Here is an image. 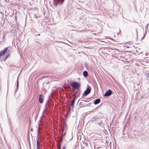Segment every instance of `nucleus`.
<instances>
[{
  "label": "nucleus",
  "mask_w": 149,
  "mask_h": 149,
  "mask_svg": "<svg viewBox=\"0 0 149 149\" xmlns=\"http://www.w3.org/2000/svg\"><path fill=\"white\" fill-rule=\"evenodd\" d=\"M70 85L73 89L78 88L81 86V84L79 83L76 82H74L71 84Z\"/></svg>",
  "instance_id": "obj_1"
},
{
  "label": "nucleus",
  "mask_w": 149,
  "mask_h": 149,
  "mask_svg": "<svg viewBox=\"0 0 149 149\" xmlns=\"http://www.w3.org/2000/svg\"><path fill=\"white\" fill-rule=\"evenodd\" d=\"M8 49L7 47H5L3 50H2L0 52V57L2 56L7 51Z\"/></svg>",
  "instance_id": "obj_2"
},
{
  "label": "nucleus",
  "mask_w": 149,
  "mask_h": 149,
  "mask_svg": "<svg viewBox=\"0 0 149 149\" xmlns=\"http://www.w3.org/2000/svg\"><path fill=\"white\" fill-rule=\"evenodd\" d=\"M91 91V89L90 88H87L86 90L84 92V94L86 95L89 94Z\"/></svg>",
  "instance_id": "obj_3"
},
{
  "label": "nucleus",
  "mask_w": 149,
  "mask_h": 149,
  "mask_svg": "<svg viewBox=\"0 0 149 149\" xmlns=\"http://www.w3.org/2000/svg\"><path fill=\"white\" fill-rule=\"evenodd\" d=\"M112 94V91L111 90H109L108 91L106 92L104 94L105 96H108L111 95Z\"/></svg>",
  "instance_id": "obj_4"
},
{
  "label": "nucleus",
  "mask_w": 149,
  "mask_h": 149,
  "mask_svg": "<svg viewBox=\"0 0 149 149\" xmlns=\"http://www.w3.org/2000/svg\"><path fill=\"white\" fill-rule=\"evenodd\" d=\"M42 97H43V95H39V102L40 103H42L43 102V100Z\"/></svg>",
  "instance_id": "obj_5"
},
{
  "label": "nucleus",
  "mask_w": 149,
  "mask_h": 149,
  "mask_svg": "<svg viewBox=\"0 0 149 149\" xmlns=\"http://www.w3.org/2000/svg\"><path fill=\"white\" fill-rule=\"evenodd\" d=\"M65 0H57V1L56 2V6L58 4L59 2H61V4H62L63 3Z\"/></svg>",
  "instance_id": "obj_6"
},
{
  "label": "nucleus",
  "mask_w": 149,
  "mask_h": 149,
  "mask_svg": "<svg viewBox=\"0 0 149 149\" xmlns=\"http://www.w3.org/2000/svg\"><path fill=\"white\" fill-rule=\"evenodd\" d=\"M100 102V100L98 99L95 100L94 102L95 104H97L99 103Z\"/></svg>",
  "instance_id": "obj_7"
},
{
  "label": "nucleus",
  "mask_w": 149,
  "mask_h": 149,
  "mask_svg": "<svg viewBox=\"0 0 149 149\" xmlns=\"http://www.w3.org/2000/svg\"><path fill=\"white\" fill-rule=\"evenodd\" d=\"M83 74L84 76L85 77H87L88 75V72L86 71H84L83 73Z\"/></svg>",
  "instance_id": "obj_8"
},
{
  "label": "nucleus",
  "mask_w": 149,
  "mask_h": 149,
  "mask_svg": "<svg viewBox=\"0 0 149 149\" xmlns=\"http://www.w3.org/2000/svg\"><path fill=\"white\" fill-rule=\"evenodd\" d=\"M76 98L75 97H74L73 98V100L72 101L71 103V106L72 107H73L74 105V102L75 101Z\"/></svg>",
  "instance_id": "obj_9"
},
{
  "label": "nucleus",
  "mask_w": 149,
  "mask_h": 149,
  "mask_svg": "<svg viewBox=\"0 0 149 149\" xmlns=\"http://www.w3.org/2000/svg\"><path fill=\"white\" fill-rule=\"evenodd\" d=\"M37 149H40V143H39L38 140L37 141Z\"/></svg>",
  "instance_id": "obj_10"
},
{
  "label": "nucleus",
  "mask_w": 149,
  "mask_h": 149,
  "mask_svg": "<svg viewBox=\"0 0 149 149\" xmlns=\"http://www.w3.org/2000/svg\"><path fill=\"white\" fill-rule=\"evenodd\" d=\"M61 143H59L57 147V149H61Z\"/></svg>",
  "instance_id": "obj_11"
},
{
  "label": "nucleus",
  "mask_w": 149,
  "mask_h": 149,
  "mask_svg": "<svg viewBox=\"0 0 149 149\" xmlns=\"http://www.w3.org/2000/svg\"><path fill=\"white\" fill-rule=\"evenodd\" d=\"M10 56V54H8L5 57V60H6Z\"/></svg>",
  "instance_id": "obj_12"
},
{
  "label": "nucleus",
  "mask_w": 149,
  "mask_h": 149,
  "mask_svg": "<svg viewBox=\"0 0 149 149\" xmlns=\"http://www.w3.org/2000/svg\"><path fill=\"white\" fill-rule=\"evenodd\" d=\"M18 80L17 81V87H18Z\"/></svg>",
  "instance_id": "obj_13"
},
{
  "label": "nucleus",
  "mask_w": 149,
  "mask_h": 149,
  "mask_svg": "<svg viewBox=\"0 0 149 149\" xmlns=\"http://www.w3.org/2000/svg\"><path fill=\"white\" fill-rule=\"evenodd\" d=\"M65 147H63V149H65Z\"/></svg>",
  "instance_id": "obj_14"
}]
</instances>
